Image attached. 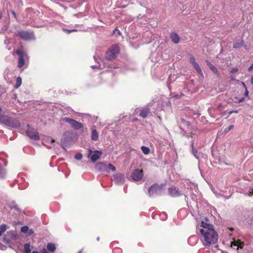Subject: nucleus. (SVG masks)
<instances>
[{
  "label": "nucleus",
  "mask_w": 253,
  "mask_h": 253,
  "mask_svg": "<svg viewBox=\"0 0 253 253\" xmlns=\"http://www.w3.org/2000/svg\"><path fill=\"white\" fill-rule=\"evenodd\" d=\"M201 241L206 247L215 244L218 240V234L211 224L202 221L197 227Z\"/></svg>",
  "instance_id": "1"
},
{
  "label": "nucleus",
  "mask_w": 253,
  "mask_h": 253,
  "mask_svg": "<svg viewBox=\"0 0 253 253\" xmlns=\"http://www.w3.org/2000/svg\"><path fill=\"white\" fill-rule=\"evenodd\" d=\"M119 47L117 45H113L109 49V50L106 53L105 59L102 62V64H101L98 62L99 65L92 66V68H100L102 69L105 67H112V66L110 64L107 63L109 61H111L116 58L117 55L119 53Z\"/></svg>",
  "instance_id": "2"
},
{
  "label": "nucleus",
  "mask_w": 253,
  "mask_h": 253,
  "mask_svg": "<svg viewBox=\"0 0 253 253\" xmlns=\"http://www.w3.org/2000/svg\"><path fill=\"white\" fill-rule=\"evenodd\" d=\"M16 53L19 55L18 67L21 68L25 64V61L28 60L29 58L26 53L23 52L20 50H17Z\"/></svg>",
  "instance_id": "3"
},
{
  "label": "nucleus",
  "mask_w": 253,
  "mask_h": 253,
  "mask_svg": "<svg viewBox=\"0 0 253 253\" xmlns=\"http://www.w3.org/2000/svg\"><path fill=\"white\" fill-rule=\"evenodd\" d=\"M88 151L87 157L90 158V160L92 162H95L98 160L102 154V152L98 150L92 151L91 150L89 149Z\"/></svg>",
  "instance_id": "4"
},
{
  "label": "nucleus",
  "mask_w": 253,
  "mask_h": 253,
  "mask_svg": "<svg viewBox=\"0 0 253 253\" xmlns=\"http://www.w3.org/2000/svg\"><path fill=\"white\" fill-rule=\"evenodd\" d=\"M143 176L142 169H136L134 170L131 174V178L133 181H138L141 180Z\"/></svg>",
  "instance_id": "5"
},
{
  "label": "nucleus",
  "mask_w": 253,
  "mask_h": 253,
  "mask_svg": "<svg viewBox=\"0 0 253 253\" xmlns=\"http://www.w3.org/2000/svg\"><path fill=\"white\" fill-rule=\"evenodd\" d=\"M64 121L69 123L71 126L75 129H79L83 127V125L82 123L69 118H65Z\"/></svg>",
  "instance_id": "6"
},
{
  "label": "nucleus",
  "mask_w": 253,
  "mask_h": 253,
  "mask_svg": "<svg viewBox=\"0 0 253 253\" xmlns=\"http://www.w3.org/2000/svg\"><path fill=\"white\" fill-rule=\"evenodd\" d=\"M26 134L29 137L32 139L36 140L40 139L38 132L34 128H29L26 131Z\"/></svg>",
  "instance_id": "7"
},
{
  "label": "nucleus",
  "mask_w": 253,
  "mask_h": 253,
  "mask_svg": "<svg viewBox=\"0 0 253 253\" xmlns=\"http://www.w3.org/2000/svg\"><path fill=\"white\" fill-rule=\"evenodd\" d=\"M18 35L21 38L25 40H30L34 39V35L32 32L21 31L19 32Z\"/></svg>",
  "instance_id": "8"
},
{
  "label": "nucleus",
  "mask_w": 253,
  "mask_h": 253,
  "mask_svg": "<svg viewBox=\"0 0 253 253\" xmlns=\"http://www.w3.org/2000/svg\"><path fill=\"white\" fill-rule=\"evenodd\" d=\"M190 62L193 65L194 67L198 72V73L200 74V75L202 78H204V75L203 73H202V70L201 69L199 64L196 62L195 59L193 57L191 56L190 57Z\"/></svg>",
  "instance_id": "9"
},
{
  "label": "nucleus",
  "mask_w": 253,
  "mask_h": 253,
  "mask_svg": "<svg viewBox=\"0 0 253 253\" xmlns=\"http://www.w3.org/2000/svg\"><path fill=\"white\" fill-rule=\"evenodd\" d=\"M95 169L100 172H107V165L105 163L99 162L95 165Z\"/></svg>",
  "instance_id": "10"
},
{
  "label": "nucleus",
  "mask_w": 253,
  "mask_h": 253,
  "mask_svg": "<svg viewBox=\"0 0 253 253\" xmlns=\"http://www.w3.org/2000/svg\"><path fill=\"white\" fill-rule=\"evenodd\" d=\"M115 181L118 184H123L125 182V175L123 173H119L114 176Z\"/></svg>",
  "instance_id": "11"
},
{
  "label": "nucleus",
  "mask_w": 253,
  "mask_h": 253,
  "mask_svg": "<svg viewBox=\"0 0 253 253\" xmlns=\"http://www.w3.org/2000/svg\"><path fill=\"white\" fill-rule=\"evenodd\" d=\"M160 188L157 185H153L151 186L148 189V194L149 196H152L157 194L160 191Z\"/></svg>",
  "instance_id": "12"
},
{
  "label": "nucleus",
  "mask_w": 253,
  "mask_h": 253,
  "mask_svg": "<svg viewBox=\"0 0 253 253\" xmlns=\"http://www.w3.org/2000/svg\"><path fill=\"white\" fill-rule=\"evenodd\" d=\"M169 192L170 195L173 197L179 196L181 195L178 189L175 187H171L169 188Z\"/></svg>",
  "instance_id": "13"
},
{
  "label": "nucleus",
  "mask_w": 253,
  "mask_h": 253,
  "mask_svg": "<svg viewBox=\"0 0 253 253\" xmlns=\"http://www.w3.org/2000/svg\"><path fill=\"white\" fill-rule=\"evenodd\" d=\"M244 246L243 243L234 240L231 242V247L232 248L237 247L236 250H238L239 248H242Z\"/></svg>",
  "instance_id": "14"
},
{
  "label": "nucleus",
  "mask_w": 253,
  "mask_h": 253,
  "mask_svg": "<svg viewBox=\"0 0 253 253\" xmlns=\"http://www.w3.org/2000/svg\"><path fill=\"white\" fill-rule=\"evenodd\" d=\"M149 113H150V109L148 107H146L141 110L140 116L142 118H145Z\"/></svg>",
  "instance_id": "15"
},
{
  "label": "nucleus",
  "mask_w": 253,
  "mask_h": 253,
  "mask_svg": "<svg viewBox=\"0 0 253 253\" xmlns=\"http://www.w3.org/2000/svg\"><path fill=\"white\" fill-rule=\"evenodd\" d=\"M170 38L172 41L175 43H177L179 41L178 35L175 33H173L171 34Z\"/></svg>",
  "instance_id": "16"
},
{
  "label": "nucleus",
  "mask_w": 253,
  "mask_h": 253,
  "mask_svg": "<svg viewBox=\"0 0 253 253\" xmlns=\"http://www.w3.org/2000/svg\"><path fill=\"white\" fill-rule=\"evenodd\" d=\"M98 139V134L96 129H93L91 131V139L94 141L97 140Z\"/></svg>",
  "instance_id": "17"
},
{
  "label": "nucleus",
  "mask_w": 253,
  "mask_h": 253,
  "mask_svg": "<svg viewBox=\"0 0 253 253\" xmlns=\"http://www.w3.org/2000/svg\"><path fill=\"white\" fill-rule=\"evenodd\" d=\"M7 234L12 240H16L17 238V235L14 231H9L7 232Z\"/></svg>",
  "instance_id": "18"
},
{
  "label": "nucleus",
  "mask_w": 253,
  "mask_h": 253,
  "mask_svg": "<svg viewBox=\"0 0 253 253\" xmlns=\"http://www.w3.org/2000/svg\"><path fill=\"white\" fill-rule=\"evenodd\" d=\"M8 227L6 224H2L0 226V237L6 231Z\"/></svg>",
  "instance_id": "19"
},
{
  "label": "nucleus",
  "mask_w": 253,
  "mask_h": 253,
  "mask_svg": "<svg viewBox=\"0 0 253 253\" xmlns=\"http://www.w3.org/2000/svg\"><path fill=\"white\" fill-rule=\"evenodd\" d=\"M8 206L11 209H14L15 210L18 211L19 210V209L18 208V205L16 204V203L14 201L11 202V203H9L8 204Z\"/></svg>",
  "instance_id": "20"
},
{
  "label": "nucleus",
  "mask_w": 253,
  "mask_h": 253,
  "mask_svg": "<svg viewBox=\"0 0 253 253\" xmlns=\"http://www.w3.org/2000/svg\"><path fill=\"white\" fill-rule=\"evenodd\" d=\"M141 150L143 153L145 155H148L150 152V150L148 147L142 146L141 147Z\"/></svg>",
  "instance_id": "21"
},
{
  "label": "nucleus",
  "mask_w": 253,
  "mask_h": 253,
  "mask_svg": "<svg viewBox=\"0 0 253 253\" xmlns=\"http://www.w3.org/2000/svg\"><path fill=\"white\" fill-rule=\"evenodd\" d=\"M31 246L29 243L25 244L24 246V253H30L31 250L30 249Z\"/></svg>",
  "instance_id": "22"
},
{
  "label": "nucleus",
  "mask_w": 253,
  "mask_h": 253,
  "mask_svg": "<svg viewBox=\"0 0 253 253\" xmlns=\"http://www.w3.org/2000/svg\"><path fill=\"white\" fill-rule=\"evenodd\" d=\"M55 246L53 244L50 243L47 245V250L49 251L54 252L55 250Z\"/></svg>",
  "instance_id": "23"
},
{
  "label": "nucleus",
  "mask_w": 253,
  "mask_h": 253,
  "mask_svg": "<svg viewBox=\"0 0 253 253\" xmlns=\"http://www.w3.org/2000/svg\"><path fill=\"white\" fill-rule=\"evenodd\" d=\"M191 147H192V151L193 154L194 155V156L195 157V158L196 159H199L198 153V151L194 148L193 142H192L191 144Z\"/></svg>",
  "instance_id": "24"
},
{
  "label": "nucleus",
  "mask_w": 253,
  "mask_h": 253,
  "mask_svg": "<svg viewBox=\"0 0 253 253\" xmlns=\"http://www.w3.org/2000/svg\"><path fill=\"white\" fill-rule=\"evenodd\" d=\"M191 147H192V151L193 154L194 155V156L195 157V158L196 159H199L198 153V151L194 148L193 142H192L191 144Z\"/></svg>",
  "instance_id": "25"
},
{
  "label": "nucleus",
  "mask_w": 253,
  "mask_h": 253,
  "mask_svg": "<svg viewBox=\"0 0 253 253\" xmlns=\"http://www.w3.org/2000/svg\"><path fill=\"white\" fill-rule=\"evenodd\" d=\"M21 84H22V79H21V78L20 77L17 78L16 83V84H15V85L14 86V87L15 88H18L21 85Z\"/></svg>",
  "instance_id": "26"
},
{
  "label": "nucleus",
  "mask_w": 253,
  "mask_h": 253,
  "mask_svg": "<svg viewBox=\"0 0 253 253\" xmlns=\"http://www.w3.org/2000/svg\"><path fill=\"white\" fill-rule=\"evenodd\" d=\"M6 173V170L4 169H3L1 165H0V177H3Z\"/></svg>",
  "instance_id": "27"
},
{
  "label": "nucleus",
  "mask_w": 253,
  "mask_h": 253,
  "mask_svg": "<svg viewBox=\"0 0 253 253\" xmlns=\"http://www.w3.org/2000/svg\"><path fill=\"white\" fill-rule=\"evenodd\" d=\"M109 170H111L114 171L116 170V168L112 164H109L108 165H107V172Z\"/></svg>",
  "instance_id": "28"
},
{
  "label": "nucleus",
  "mask_w": 253,
  "mask_h": 253,
  "mask_svg": "<svg viewBox=\"0 0 253 253\" xmlns=\"http://www.w3.org/2000/svg\"><path fill=\"white\" fill-rule=\"evenodd\" d=\"M234 102L241 103V102H243V101H244L245 97H242L241 98H239L237 97H234Z\"/></svg>",
  "instance_id": "29"
},
{
  "label": "nucleus",
  "mask_w": 253,
  "mask_h": 253,
  "mask_svg": "<svg viewBox=\"0 0 253 253\" xmlns=\"http://www.w3.org/2000/svg\"><path fill=\"white\" fill-rule=\"evenodd\" d=\"M29 231V228L27 226H24L21 227V231L23 233H27Z\"/></svg>",
  "instance_id": "30"
},
{
  "label": "nucleus",
  "mask_w": 253,
  "mask_h": 253,
  "mask_svg": "<svg viewBox=\"0 0 253 253\" xmlns=\"http://www.w3.org/2000/svg\"><path fill=\"white\" fill-rule=\"evenodd\" d=\"M243 45L242 42H236L233 44L234 48H240Z\"/></svg>",
  "instance_id": "31"
},
{
  "label": "nucleus",
  "mask_w": 253,
  "mask_h": 253,
  "mask_svg": "<svg viewBox=\"0 0 253 253\" xmlns=\"http://www.w3.org/2000/svg\"><path fill=\"white\" fill-rule=\"evenodd\" d=\"M3 241L7 244H9L11 243V240L8 238H7L6 236H3Z\"/></svg>",
  "instance_id": "32"
},
{
  "label": "nucleus",
  "mask_w": 253,
  "mask_h": 253,
  "mask_svg": "<svg viewBox=\"0 0 253 253\" xmlns=\"http://www.w3.org/2000/svg\"><path fill=\"white\" fill-rule=\"evenodd\" d=\"M82 154L80 153L76 154L75 156V158L77 160H80L82 159Z\"/></svg>",
  "instance_id": "33"
},
{
  "label": "nucleus",
  "mask_w": 253,
  "mask_h": 253,
  "mask_svg": "<svg viewBox=\"0 0 253 253\" xmlns=\"http://www.w3.org/2000/svg\"><path fill=\"white\" fill-rule=\"evenodd\" d=\"M63 30L66 32L67 34H70L71 33V32H76L77 31V29H73V30H68L67 29H65V28H63Z\"/></svg>",
  "instance_id": "34"
},
{
  "label": "nucleus",
  "mask_w": 253,
  "mask_h": 253,
  "mask_svg": "<svg viewBox=\"0 0 253 253\" xmlns=\"http://www.w3.org/2000/svg\"><path fill=\"white\" fill-rule=\"evenodd\" d=\"M211 69V70H212L214 73H216L217 72V68L214 67L212 64L211 65H210V66L209 67Z\"/></svg>",
  "instance_id": "35"
},
{
  "label": "nucleus",
  "mask_w": 253,
  "mask_h": 253,
  "mask_svg": "<svg viewBox=\"0 0 253 253\" xmlns=\"http://www.w3.org/2000/svg\"><path fill=\"white\" fill-rule=\"evenodd\" d=\"M234 127V126L233 125H230L227 128H226L225 129H224V132L225 133H227V132H228L229 130H230L231 129H232Z\"/></svg>",
  "instance_id": "36"
},
{
  "label": "nucleus",
  "mask_w": 253,
  "mask_h": 253,
  "mask_svg": "<svg viewBox=\"0 0 253 253\" xmlns=\"http://www.w3.org/2000/svg\"><path fill=\"white\" fill-rule=\"evenodd\" d=\"M7 247L3 245L0 243V250H5L6 249Z\"/></svg>",
  "instance_id": "37"
},
{
  "label": "nucleus",
  "mask_w": 253,
  "mask_h": 253,
  "mask_svg": "<svg viewBox=\"0 0 253 253\" xmlns=\"http://www.w3.org/2000/svg\"><path fill=\"white\" fill-rule=\"evenodd\" d=\"M238 110H235V111H231L228 112V115H230L232 114V113H238Z\"/></svg>",
  "instance_id": "38"
},
{
  "label": "nucleus",
  "mask_w": 253,
  "mask_h": 253,
  "mask_svg": "<svg viewBox=\"0 0 253 253\" xmlns=\"http://www.w3.org/2000/svg\"><path fill=\"white\" fill-rule=\"evenodd\" d=\"M113 33H114V34H117H117H118L120 35V31H119V30H118V29H115V30H114V31H113Z\"/></svg>",
  "instance_id": "39"
},
{
  "label": "nucleus",
  "mask_w": 253,
  "mask_h": 253,
  "mask_svg": "<svg viewBox=\"0 0 253 253\" xmlns=\"http://www.w3.org/2000/svg\"><path fill=\"white\" fill-rule=\"evenodd\" d=\"M27 232L28 233L29 235H31L34 233V231L32 229H29V231Z\"/></svg>",
  "instance_id": "40"
},
{
  "label": "nucleus",
  "mask_w": 253,
  "mask_h": 253,
  "mask_svg": "<svg viewBox=\"0 0 253 253\" xmlns=\"http://www.w3.org/2000/svg\"><path fill=\"white\" fill-rule=\"evenodd\" d=\"M249 91L247 89H245V93H244V96H248L249 95Z\"/></svg>",
  "instance_id": "41"
},
{
  "label": "nucleus",
  "mask_w": 253,
  "mask_h": 253,
  "mask_svg": "<svg viewBox=\"0 0 253 253\" xmlns=\"http://www.w3.org/2000/svg\"><path fill=\"white\" fill-rule=\"evenodd\" d=\"M253 70V63H252L251 64V65L249 67L248 71H251Z\"/></svg>",
  "instance_id": "42"
},
{
  "label": "nucleus",
  "mask_w": 253,
  "mask_h": 253,
  "mask_svg": "<svg viewBox=\"0 0 253 253\" xmlns=\"http://www.w3.org/2000/svg\"><path fill=\"white\" fill-rule=\"evenodd\" d=\"M238 68H234L231 70V73H235L238 71Z\"/></svg>",
  "instance_id": "43"
},
{
  "label": "nucleus",
  "mask_w": 253,
  "mask_h": 253,
  "mask_svg": "<svg viewBox=\"0 0 253 253\" xmlns=\"http://www.w3.org/2000/svg\"><path fill=\"white\" fill-rule=\"evenodd\" d=\"M242 84L243 86L245 88V89H247V86L244 82H242Z\"/></svg>",
  "instance_id": "44"
},
{
  "label": "nucleus",
  "mask_w": 253,
  "mask_h": 253,
  "mask_svg": "<svg viewBox=\"0 0 253 253\" xmlns=\"http://www.w3.org/2000/svg\"><path fill=\"white\" fill-rule=\"evenodd\" d=\"M48 139L51 141V142L52 143H54L55 142V140L54 139H52V138H49Z\"/></svg>",
  "instance_id": "45"
},
{
  "label": "nucleus",
  "mask_w": 253,
  "mask_h": 253,
  "mask_svg": "<svg viewBox=\"0 0 253 253\" xmlns=\"http://www.w3.org/2000/svg\"><path fill=\"white\" fill-rule=\"evenodd\" d=\"M206 63L209 67L210 66V65H211V64L209 61H206Z\"/></svg>",
  "instance_id": "46"
},
{
  "label": "nucleus",
  "mask_w": 253,
  "mask_h": 253,
  "mask_svg": "<svg viewBox=\"0 0 253 253\" xmlns=\"http://www.w3.org/2000/svg\"><path fill=\"white\" fill-rule=\"evenodd\" d=\"M251 83L252 84H253V76L251 78Z\"/></svg>",
  "instance_id": "47"
},
{
  "label": "nucleus",
  "mask_w": 253,
  "mask_h": 253,
  "mask_svg": "<svg viewBox=\"0 0 253 253\" xmlns=\"http://www.w3.org/2000/svg\"><path fill=\"white\" fill-rule=\"evenodd\" d=\"M12 14L13 15V16H14L15 17H16V15L15 12L14 11H12Z\"/></svg>",
  "instance_id": "48"
},
{
  "label": "nucleus",
  "mask_w": 253,
  "mask_h": 253,
  "mask_svg": "<svg viewBox=\"0 0 253 253\" xmlns=\"http://www.w3.org/2000/svg\"><path fill=\"white\" fill-rule=\"evenodd\" d=\"M61 142L62 144L63 145V143L64 142V140L63 138L61 139Z\"/></svg>",
  "instance_id": "49"
},
{
  "label": "nucleus",
  "mask_w": 253,
  "mask_h": 253,
  "mask_svg": "<svg viewBox=\"0 0 253 253\" xmlns=\"http://www.w3.org/2000/svg\"><path fill=\"white\" fill-rule=\"evenodd\" d=\"M32 253H39L37 251H33V252H32Z\"/></svg>",
  "instance_id": "50"
},
{
  "label": "nucleus",
  "mask_w": 253,
  "mask_h": 253,
  "mask_svg": "<svg viewBox=\"0 0 253 253\" xmlns=\"http://www.w3.org/2000/svg\"><path fill=\"white\" fill-rule=\"evenodd\" d=\"M1 17H2V15H1V14L0 13V19H1Z\"/></svg>",
  "instance_id": "51"
},
{
  "label": "nucleus",
  "mask_w": 253,
  "mask_h": 253,
  "mask_svg": "<svg viewBox=\"0 0 253 253\" xmlns=\"http://www.w3.org/2000/svg\"><path fill=\"white\" fill-rule=\"evenodd\" d=\"M245 48H246V49H248L247 46L245 47Z\"/></svg>",
  "instance_id": "52"
},
{
  "label": "nucleus",
  "mask_w": 253,
  "mask_h": 253,
  "mask_svg": "<svg viewBox=\"0 0 253 253\" xmlns=\"http://www.w3.org/2000/svg\"><path fill=\"white\" fill-rule=\"evenodd\" d=\"M245 48H246V49H248L247 46L245 47Z\"/></svg>",
  "instance_id": "53"
},
{
  "label": "nucleus",
  "mask_w": 253,
  "mask_h": 253,
  "mask_svg": "<svg viewBox=\"0 0 253 253\" xmlns=\"http://www.w3.org/2000/svg\"><path fill=\"white\" fill-rule=\"evenodd\" d=\"M97 240L98 241H99V237H98V238H97Z\"/></svg>",
  "instance_id": "54"
},
{
  "label": "nucleus",
  "mask_w": 253,
  "mask_h": 253,
  "mask_svg": "<svg viewBox=\"0 0 253 253\" xmlns=\"http://www.w3.org/2000/svg\"><path fill=\"white\" fill-rule=\"evenodd\" d=\"M187 193V192H184V194H186Z\"/></svg>",
  "instance_id": "55"
}]
</instances>
